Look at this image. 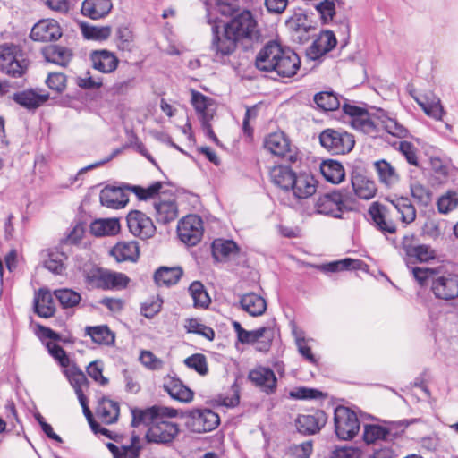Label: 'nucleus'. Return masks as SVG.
I'll return each instance as SVG.
<instances>
[{
  "mask_svg": "<svg viewBox=\"0 0 458 458\" xmlns=\"http://www.w3.org/2000/svg\"><path fill=\"white\" fill-rule=\"evenodd\" d=\"M321 146L333 155H344L354 147L352 134L343 129H326L319 134Z\"/></svg>",
  "mask_w": 458,
  "mask_h": 458,
  "instance_id": "obj_7",
  "label": "nucleus"
},
{
  "mask_svg": "<svg viewBox=\"0 0 458 458\" xmlns=\"http://www.w3.org/2000/svg\"><path fill=\"white\" fill-rule=\"evenodd\" d=\"M82 34L84 38L93 40H105L111 35L112 29L110 26H87L83 25Z\"/></svg>",
  "mask_w": 458,
  "mask_h": 458,
  "instance_id": "obj_59",
  "label": "nucleus"
},
{
  "mask_svg": "<svg viewBox=\"0 0 458 458\" xmlns=\"http://www.w3.org/2000/svg\"><path fill=\"white\" fill-rule=\"evenodd\" d=\"M242 309L252 317L261 316L267 310V302L260 295L250 293L241 297Z\"/></svg>",
  "mask_w": 458,
  "mask_h": 458,
  "instance_id": "obj_33",
  "label": "nucleus"
},
{
  "mask_svg": "<svg viewBox=\"0 0 458 458\" xmlns=\"http://www.w3.org/2000/svg\"><path fill=\"white\" fill-rule=\"evenodd\" d=\"M98 418L105 424H112L118 420L119 405L106 397L98 401L96 410Z\"/></svg>",
  "mask_w": 458,
  "mask_h": 458,
  "instance_id": "obj_34",
  "label": "nucleus"
},
{
  "mask_svg": "<svg viewBox=\"0 0 458 458\" xmlns=\"http://www.w3.org/2000/svg\"><path fill=\"white\" fill-rule=\"evenodd\" d=\"M237 41L233 35L227 34L225 27L221 35L218 33L216 27H213L211 49L215 52V58L218 60L231 55L236 48Z\"/></svg>",
  "mask_w": 458,
  "mask_h": 458,
  "instance_id": "obj_19",
  "label": "nucleus"
},
{
  "mask_svg": "<svg viewBox=\"0 0 458 458\" xmlns=\"http://www.w3.org/2000/svg\"><path fill=\"white\" fill-rule=\"evenodd\" d=\"M163 187V182H156L147 188L137 185H126L128 191L133 192L140 200H147L157 196Z\"/></svg>",
  "mask_w": 458,
  "mask_h": 458,
  "instance_id": "obj_52",
  "label": "nucleus"
},
{
  "mask_svg": "<svg viewBox=\"0 0 458 458\" xmlns=\"http://www.w3.org/2000/svg\"><path fill=\"white\" fill-rule=\"evenodd\" d=\"M154 208L158 223L169 224L178 216V208L174 199L160 200L154 204Z\"/></svg>",
  "mask_w": 458,
  "mask_h": 458,
  "instance_id": "obj_36",
  "label": "nucleus"
},
{
  "mask_svg": "<svg viewBox=\"0 0 458 458\" xmlns=\"http://www.w3.org/2000/svg\"><path fill=\"white\" fill-rule=\"evenodd\" d=\"M458 206V192L448 191L437 200V209L442 214H447Z\"/></svg>",
  "mask_w": 458,
  "mask_h": 458,
  "instance_id": "obj_60",
  "label": "nucleus"
},
{
  "mask_svg": "<svg viewBox=\"0 0 458 458\" xmlns=\"http://www.w3.org/2000/svg\"><path fill=\"white\" fill-rule=\"evenodd\" d=\"M313 451L312 441H305L289 447L288 454L291 458H310Z\"/></svg>",
  "mask_w": 458,
  "mask_h": 458,
  "instance_id": "obj_62",
  "label": "nucleus"
},
{
  "mask_svg": "<svg viewBox=\"0 0 458 458\" xmlns=\"http://www.w3.org/2000/svg\"><path fill=\"white\" fill-rule=\"evenodd\" d=\"M45 58L47 62L65 66L71 59V52L67 48L54 45L49 46L44 51Z\"/></svg>",
  "mask_w": 458,
  "mask_h": 458,
  "instance_id": "obj_45",
  "label": "nucleus"
},
{
  "mask_svg": "<svg viewBox=\"0 0 458 458\" xmlns=\"http://www.w3.org/2000/svg\"><path fill=\"white\" fill-rule=\"evenodd\" d=\"M352 186L355 195L360 199H370L377 192L375 182L359 171L352 174Z\"/></svg>",
  "mask_w": 458,
  "mask_h": 458,
  "instance_id": "obj_27",
  "label": "nucleus"
},
{
  "mask_svg": "<svg viewBox=\"0 0 458 458\" xmlns=\"http://www.w3.org/2000/svg\"><path fill=\"white\" fill-rule=\"evenodd\" d=\"M127 225L130 232L141 239L152 237L156 232V227L152 220L144 213L133 210L127 216Z\"/></svg>",
  "mask_w": 458,
  "mask_h": 458,
  "instance_id": "obj_15",
  "label": "nucleus"
},
{
  "mask_svg": "<svg viewBox=\"0 0 458 458\" xmlns=\"http://www.w3.org/2000/svg\"><path fill=\"white\" fill-rule=\"evenodd\" d=\"M390 431L386 427L380 425H365L363 430V440L366 444L371 445L375 444L377 441L385 440Z\"/></svg>",
  "mask_w": 458,
  "mask_h": 458,
  "instance_id": "obj_49",
  "label": "nucleus"
},
{
  "mask_svg": "<svg viewBox=\"0 0 458 458\" xmlns=\"http://www.w3.org/2000/svg\"><path fill=\"white\" fill-rule=\"evenodd\" d=\"M295 174L289 166L277 165L270 171V178L275 185L284 191H290Z\"/></svg>",
  "mask_w": 458,
  "mask_h": 458,
  "instance_id": "obj_37",
  "label": "nucleus"
},
{
  "mask_svg": "<svg viewBox=\"0 0 458 458\" xmlns=\"http://www.w3.org/2000/svg\"><path fill=\"white\" fill-rule=\"evenodd\" d=\"M225 27L227 29V34L233 35L237 40L249 39L253 41L258 40L260 36L257 21L251 12L248 10L235 15Z\"/></svg>",
  "mask_w": 458,
  "mask_h": 458,
  "instance_id": "obj_8",
  "label": "nucleus"
},
{
  "mask_svg": "<svg viewBox=\"0 0 458 458\" xmlns=\"http://www.w3.org/2000/svg\"><path fill=\"white\" fill-rule=\"evenodd\" d=\"M63 372L74 389L77 397L83 396V389L89 387V380L83 371L72 362L64 369Z\"/></svg>",
  "mask_w": 458,
  "mask_h": 458,
  "instance_id": "obj_32",
  "label": "nucleus"
},
{
  "mask_svg": "<svg viewBox=\"0 0 458 458\" xmlns=\"http://www.w3.org/2000/svg\"><path fill=\"white\" fill-rule=\"evenodd\" d=\"M249 379L267 394L274 393L277 379L274 371L268 368L259 367L249 374Z\"/></svg>",
  "mask_w": 458,
  "mask_h": 458,
  "instance_id": "obj_26",
  "label": "nucleus"
},
{
  "mask_svg": "<svg viewBox=\"0 0 458 458\" xmlns=\"http://www.w3.org/2000/svg\"><path fill=\"white\" fill-rule=\"evenodd\" d=\"M369 213L376 227L384 233H394L396 225L394 219V213L389 204L384 205L378 202L371 204Z\"/></svg>",
  "mask_w": 458,
  "mask_h": 458,
  "instance_id": "obj_14",
  "label": "nucleus"
},
{
  "mask_svg": "<svg viewBox=\"0 0 458 458\" xmlns=\"http://www.w3.org/2000/svg\"><path fill=\"white\" fill-rule=\"evenodd\" d=\"M34 310L42 318H47L54 316L55 307L52 293L46 289H39L34 297Z\"/></svg>",
  "mask_w": 458,
  "mask_h": 458,
  "instance_id": "obj_30",
  "label": "nucleus"
},
{
  "mask_svg": "<svg viewBox=\"0 0 458 458\" xmlns=\"http://www.w3.org/2000/svg\"><path fill=\"white\" fill-rule=\"evenodd\" d=\"M189 293L193 300L194 307L207 308L209 305V295L199 281H194L191 284Z\"/></svg>",
  "mask_w": 458,
  "mask_h": 458,
  "instance_id": "obj_50",
  "label": "nucleus"
},
{
  "mask_svg": "<svg viewBox=\"0 0 458 458\" xmlns=\"http://www.w3.org/2000/svg\"><path fill=\"white\" fill-rule=\"evenodd\" d=\"M411 274L421 286L430 284V290L437 299L454 300L458 297V275L441 273L439 268L412 267Z\"/></svg>",
  "mask_w": 458,
  "mask_h": 458,
  "instance_id": "obj_4",
  "label": "nucleus"
},
{
  "mask_svg": "<svg viewBox=\"0 0 458 458\" xmlns=\"http://www.w3.org/2000/svg\"><path fill=\"white\" fill-rule=\"evenodd\" d=\"M45 346L47 349L48 353L59 363L63 369H65L72 363L66 352L55 342L47 341L45 343Z\"/></svg>",
  "mask_w": 458,
  "mask_h": 458,
  "instance_id": "obj_58",
  "label": "nucleus"
},
{
  "mask_svg": "<svg viewBox=\"0 0 458 458\" xmlns=\"http://www.w3.org/2000/svg\"><path fill=\"white\" fill-rule=\"evenodd\" d=\"M213 256L216 259H224L238 251L237 244L231 240L218 239L212 244Z\"/></svg>",
  "mask_w": 458,
  "mask_h": 458,
  "instance_id": "obj_48",
  "label": "nucleus"
},
{
  "mask_svg": "<svg viewBox=\"0 0 458 458\" xmlns=\"http://www.w3.org/2000/svg\"><path fill=\"white\" fill-rule=\"evenodd\" d=\"M191 103L193 106L200 123H204V121H212L216 113V102L211 98L194 89H191Z\"/></svg>",
  "mask_w": 458,
  "mask_h": 458,
  "instance_id": "obj_16",
  "label": "nucleus"
},
{
  "mask_svg": "<svg viewBox=\"0 0 458 458\" xmlns=\"http://www.w3.org/2000/svg\"><path fill=\"white\" fill-rule=\"evenodd\" d=\"M375 168L379 181L387 187H391L398 182L399 174L396 169L387 161L384 159L377 161L375 163Z\"/></svg>",
  "mask_w": 458,
  "mask_h": 458,
  "instance_id": "obj_42",
  "label": "nucleus"
},
{
  "mask_svg": "<svg viewBox=\"0 0 458 458\" xmlns=\"http://www.w3.org/2000/svg\"><path fill=\"white\" fill-rule=\"evenodd\" d=\"M362 261L360 259L346 258L344 259L319 265L318 266V268L324 273H335L344 270L360 269Z\"/></svg>",
  "mask_w": 458,
  "mask_h": 458,
  "instance_id": "obj_43",
  "label": "nucleus"
},
{
  "mask_svg": "<svg viewBox=\"0 0 458 458\" xmlns=\"http://www.w3.org/2000/svg\"><path fill=\"white\" fill-rule=\"evenodd\" d=\"M62 35L61 29L55 20H41L30 31L34 41L47 42L58 39Z\"/></svg>",
  "mask_w": 458,
  "mask_h": 458,
  "instance_id": "obj_20",
  "label": "nucleus"
},
{
  "mask_svg": "<svg viewBox=\"0 0 458 458\" xmlns=\"http://www.w3.org/2000/svg\"><path fill=\"white\" fill-rule=\"evenodd\" d=\"M92 67L103 73L113 72L118 65L117 56L106 49L92 51L89 55Z\"/></svg>",
  "mask_w": 458,
  "mask_h": 458,
  "instance_id": "obj_25",
  "label": "nucleus"
},
{
  "mask_svg": "<svg viewBox=\"0 0 458 458\" xmlns=\"http://www.w3.org/2000/svg\"><path fill=\"white\" fill-rule=\"evenodd\" d=\"M129 282L130 278L125 274L107 269L104 290H123Z\"/></svg>",
  "mask_w": 458,
  "mask_h": 458,
  "instance_id": "obj_51",
  "label": "nucleus"
},
{
  "mask_svg": "<svg viewBox=\"0 0 458 458\" xmlns=\"http://www.w3.org/2000/svg\"><path fill=\"white\" fill-rule=\"evenodd\" d=\"M183 271L180 267H160L154 274V281L158 286H172L178 283Z\"/></svg>",
  "mask_w": 458,
  "mask_h": 458,
  "instance_id": "obj_35",
  "label": "nucleus"
},
{
  "mask_svg": "<svg viewBox=\"0 0 458 458\" xmlns=\"http://www.w3.org/2000/svg\"><path fill=\"white\" fill-rule=\"evenodd\" d=\"M88 375L101 386H106L108 379L103 376V364L100 360H94L87 367Z\"/></svg>",
  "mask_w": 458,
  "mask_h": 458,
  "instance_id": "obj_64",
  "label": "nucleus"
},
{
  "mask_svg": "<svg viewBox=\"0 0 458 458\" xmlns=\"http://www.w3.org/2000/svg\"><path fill=\"white\" fill-rule=\"evenodd\" d=\"M220 423L219 416L210 409H195L189 412L187 425L196 433L208 432Z\"/></svg>",
  "mask_w": 458,
  "mask_h": 458,
  "instance_id": "obj_13",
  "label": "nucleus"
},
{
  "mask_svg": "<svg viewBox=\"0 0 458 458\" xmlns=\"http://www.w3.org/2000/svg\"><path fill=\"white\" fill-rule=\"evenodd\" d=\"M401 248L404 253L407 267L411 270L413 267L410 266L411 260L426 263L435 259L437 257L436 250L430 245L420 243L414 235L403 236Z\"/></svg>",
  "mask_w": 458,
  "mask_h": 458,
  "instance_id": "obj_10",
  "label": "nucleus"
},
{
  "mask_svg": "<svg viewBox=\"0 0 458 458\" xmlns=\"http://www.w3.org/2000/svg\"><path fill=\"white\" fill-rule=\"evenodd\" d=\"M388 204L394 215L399 214L400 220L406 225L412 223L416 219V208L407 197H400L389 200Z\"/></svg>",
  "mask_w": 458,
  "mask_h": 458,
  "instance_id": "obj_29",
  "label": "nucleus"
},
{
  "mask_svg": "<svg viewBox=\"0 0 458 458\" xmlns=\"http://www.w3.org/2000/svg\"><path fill=\"white\" fill-rule=\"evenodd\" d=\"M163 388L173 399L179 402L189 403L193 399V392L174 376L164 378Z\"/></svg>",
  "mask_w": 458,
  "mask_h": 458,
  "instance_id": "obj_23",
  "label": "nucleus"
},
{
  "mask_svg": "<svg viewBox=\"0 0 458 458\" xmlns=\"http://www.w3.org/2000/svg\"><path fill=\"white\" fill-rule=\"evenodd\" d=\"M416 102L421 106L425 114L436 120H441L444 114V109L438 98H434L431 101L428 99L422 100L415 98Z\"/></svg>",
  "mask_w": 458,
  "mask_h": 458,
  "instance_id": "obj_55",
  "label": "nucleus"
},
{
  "mask_svg": "<svg viewBox=\"0 0 458 458\" xmlns=\"http://www.w3.org/2000/svg\"><path fill=\"white\" fill-rule=\"evenodd\" d=\"M184 363L187 367L196 370L201 376H205L208 371L207 359L205 355L201 353H196L186 358Z\"/></svg>",
  "mask_w": 458,
  "mask_h": 458,
  "instance_id": "obj_61",
  "label": "nucleus"
},
{
  "mask_svg": "<svg viewBox=\"0 0 458 458\" xmlns=\"http://www.w3.org/2000/svg\"><path fill=\"white\" fill-rule=\"evenodd\" d=\"M131 413L132 427H138L140 424L148 427L146 433L148 443L166 445L173 442L179 433L178 425L165 420L177 416V410L174 408L154 405L146 410L134 409Z\"/></svg>",
  "mask_w": 458,
  "mask_h": 458,
  "instance_id": "obj_1",
  "label": "nucleus"
},
{
  "mask_svg": "<svg viewBox=\"0 0 458 458\" xmlns=\"http://www.w3.org/2000/svg\"><path fill=\"white\" fill-rule=\"evenodd\" d=\"M315 8L320 14L324 22L331 21L335 14V4L334 0H323L316 4Z\"/></svg>",
  "mask_w": 458,
  "mask_h": 458,
  "instance_id": "obj_63",
  "label": "nucleus"
},
{
  "mask_svg": "<svg viewBox=\"0 0 458 458\" xmlns=\"http://www.w3.org/2000/svg\"><path fill=\"white\" fill-rule=\"evenodd\" d=\"M318 182L310 174H295L290 188L296 199H303L311 197L317 191Z\"/></svg>",
  "mask_w": 458,
  "mask_h": 458,
  "instance_id": "obj_21",
  "label": "nucleus"
},
{
  "mask_svg": "<svg viewBox=\"0 0 458 458\" xmlns=\"http://www.w3.org/2000/svg\"><path fill=\"white\" fill-rule=\"evenodd\" d=\"M85 330L92 341L98 344L112 345L114 344L115 335L107 326L87 327Z\"/></svg>",
  "mask_w": 458,
  "mask_h": 458,
  "instance_id": "obj_44",
  "label": "nucleus"
},
{
  "mask_svg": "<svg viewBox=\"0 0 458 458\" xmlns=\"http://www.w3.org/2000/svg\"><path fill=\"white\" fill-rule=\"evenodd\" d=\"M28 68V61L21 48L13 44L0 46V70L12 76L21 77Z\"/></svg>",
  "mask_w": 458,
  "mask_h": 458,
  "instance_id": "obj_6",
  "label": "nucleus"
},
{
  "mask_svg": "<svg viewBox=\"0 0 458 458\" xmlns=\"http://www.w3.org/2000/svg\"><path fill=\"white\" fill-rule=\"evenodd\" d=\"M320 171L324 178L332 183L341 182L345 175L342 164L332 159L323 161Z\"/></svg>",
  "mask_w": 458,
  "mask_h": 458,
  "instance_id": "obj_41",
  "label": "nucleus"
},
{
  "mask_svg": "<svg viewBox=\"0 0 458 458\" xmlns=\"http://www.w3.org/2000/svg\"><path fill=\"white\" fill-rule=\"evenodd\" d=\"M107 269L90 265L82 271L85 283L90 288L104 290Z\"/></svg>",
  "mask_w": 458,
  "mask_h": 458,
  "instance_id": "obj_39",
  "label": "nucleus"
},
{
  "mask_svg": "<svg viewBox=\"0 0 458 458\" xmlns=\"http://www.w3.org/2000/svg\"><path fill=\"white\" fill-rule=\"evenodd\" d=\"M264 148L271 155L284 158L294 163L297 160L295 148L291 144L289 138L283 131L268 134L263 142Z\"/></svg>",
  "mask_w": 458,
  "mask_h": 458,
  "instance_id": "obj_11",
  "label": "nucleus"
},
{
  "mask_svg": "<svg viewBox=\"0 0 458 458\" xmlns=\"http://www.w3.org/2000/svg\"><path fill=\"white\" fill-rule=\"evenodd\" d=\"M54 294L64 308H72L78 305L81 299L79 293L67 288L55 290Z\"/></svg>",
  "mask_w": 458,
  "mask_h": 458,
  "instance_id": "obj_57",
  "label": "nucleus"
},
{
  "mask_svg": "<svg viewBox=\"0 0 458 458\" xmlns=\"http://www.w3.org/2000/svg\"><path fill=\"white\" fill-rule=\"evenodd\" d=\"M335 432L341 440H351L360 431V420L354 411L344 406H337L334 412Z\"/></svg>",
  "mask_w": 458,
  "mask_h": 458,
  "instance_id": "obj_9",
  "label": "nucleus"
},
{
  "mask_svg": "<svg viewBox=\"0 0 458 458\" xmlns=\"http://www.w3.org/2000/svg\"><path fill=\"white\" fill-rule=\"evenodd\" d=\"M343 111L349 115V123L355 130L372 137L377 134L380 127L389 134L398 138H404L408 134L407 129L394 118L388 116L383 109H377L371 114L362 107L344 102Z\"/></svg>",
  "mask_w": 458,
  "mask_h": 458,
  "instance_id": "obj_2",
  "label": "nucleus"
},
{
  "mask_svg": "<svg viewBox=\"0 0 458 458\" xmlns=\"http://www.w3.org/2000/svg\"><path fill=\"white\" fill-rule=\"evenodd\" d=\"M67 256L58 249H52L46 251L43 266L50 272L61 275L64 269V260Z\"/></svg>",
  "mask_w": 458,
  "mask_h": 458,
  "instance_id": "obj_38",
  "label": "nucleus"
},
{
  "mask_svg": "<svg viewBox=\"0 0 458 458\" xmlns=\"http://www.w3.org/2000/svg\"><path fill=\"white\" fill-rule=\"evenodd\" d=\"M293 334L295 337V343L300 354L311 364H317L318 360L312 353L310 347L307 344L303 333L298 331L296 327L293 328Z\"/></svg>",
  "mask_w": 458,
  "mask_h": 458,
  "instance_id": "obj_56",
  "label": "nucleus"
},
{
  "mask_svg": "<svg viewBox=\"0 0 458 458\" xmlns=\"http://www.w3.org/2000/svg\"><path fill=\"white\" fill-rule=\"evenodd\" d=\"M13 101L21 106L33 110L41 106L47 99L49 95L43 93L42 90L26 89L13 93L12 96Z\"/></svg>",
  "mask_w": 458,
  "mask_h": 458,
  "instance_id": "obj_24",
  "label": "nucleus"
},
{
  "mask_svg": "<svg viewBox=\"0 0 458 458\" xmlns=\"http://www.w3.org/2000/svg\"><path fill=\"white\" fill-rule=\"evenodd\" d=\"M117 47L121 50L131 51L133 46L134 35L128 25L122 24L116 29Z\"/></svg>",
  "mask_w": 458,
  "mask_h": 458,
  "instance_id": "obj_53",
  "label": "nucleus"
},
{
  "mask_svg": "<svg viewBox=\"0 0 458 458\" xmlns=\"http://www.w3.org/2000/svg\"><path fill=\"white\" fill-rule=\"evenodd\" d=\"M126 185L122 187H105L99 194L101 204L114 209L123 208L129 200L127 194L124 192V190H127Z\"/></svg>",
  "mask_w": 458,
  "mask_h": 458,
  "instance_id": "obj_22",
  "label": "nucleus"
},
{
  "mask_svg": "<svg viewBox=\"0 0 458 458\" xmlns=\"http://www.w3.org/2000/svg\"><path fill=\"white\" fill-rule=\"evenodd\" d=\"M351 198L345 191H334L318 197L315 208L318 213L340 218L351 209Z\"/></svg>",
  "mask_w": 458,
  "mask_h": 458,
  "instance_id": "obj_5",
  "label": "nucleus"
},
{
  "mask_svg": "<svg viewBox=\"0 0 458 458\" xmlns=\"http://www.w3.org/2000/svg\"><path fill=\"white\" fill-rule=\"evenodd\" d=\"M410 191L418 204L427 207L432 200V192L426 186L418 182L410 183Z\"/></svg>",
  "mask_w": 458,
  "mask_h": 458,
  "instance_id": "obj_54",
  "label": "nucleus"
},
{
  "mask_svg": "<svg viewBox=\"0 0 458 458\" xmlns=\"http://www.w3.org/2000/svg\"><path fill=\"white\" fill-rule=\"evenodd\" d=\"M274 332L270 327H262L255 330L242 332L239 335L238 341L242 344H254L259 342L261 338L263 339H273Z\"/></svg>",
  "mask_w": 458,
  "mask_h": 458,
  "instance_id": "obj_47",
  "label": "nucleus"
},
{
  "mask_svg": "<svg viewBox=\"0 0 458 458\" xmlns=\"http://www.w3.org/2000/svg\"><path fill=\"white\" fill-rule=\"evenodd\" d=\"M258 70L275 73L282 78H290L297 73L301 66L299 55L289 48H283L276 41L267 42L255 59Z\"/></svg>",
  "mask_w": 458,
  "mask_h": 458,
  "instance_id": "obj_3",
  "label": "nucleus"
},
{
  "mask_svg": "<svg viewBox=\"0 0 458 458\" xmlns=\"http://www.w3.org/2000/svg\"><path fill=\"white\" fill-rule=\"evenodd\" d=\"M120 231L117 218L98 219L90 225V232L95 236L114 235Z\"/></svg>",
  "mask_w": 458,
  "mask_h": 458,
  "instance_id": "obj_40",
  "label": "nucleus"
},
{
  "mask_svg": "<svg viewBox=\"0 0 458 458\" xmlns=\"http://www.w3.org/2000/svg\"><path fill=\"white\" fill-rule=\"evenodd\" d=\"M341 98L333 91H322L314 96L317 106L324 111H334L339 108Z\"/></svg>",
  "mask_w": 458,
  "mask_h": 458,
  "instance_id": "obj_46",
  "label": "nucleus"
},
{
  "mask_svg": "<svg viewBox=\"0 0 458 458\" xmlns=\"http://www.w3.org/2000/svg\"><path fill=\"white\" fill-rule=\"evenodd\" d=\"M110 254L118 262H136L140 257V247L136 241L117 242Z\"/></svg>",
  "mask_w": 458,
  "mask_h": 458,
  "instance_id": "obj_28",
  "label": "nucleus"
},
{
  "mask_svg": "<svg viewBox=\"0 0 458 458\" xmlns=\"http://www.w3.org/2000/svg\"><path fill=\"white\" fill-rule=\"evenodd\" d=\"M111 0H84L81 13L93 20L106 16L112 10Z\"/></svg>",
  "mask_w": 458,
  "mask_h": 458,
  "instance_id": "obj_31",
  "label": "nucleus"
},
{
  "mask_svg": "<svg viewBox=\"0 0 458 458\" xmlns=\"http://www.w3.org/2000/svg\"><path fill=\"white\" fill-rule=\"evenodd\" d=\"M336 43L335 36L332 31H323L307 48L306 55L311 60H318L335 48Z\"/></svg>",
  "mask_w": 458,
  "mask_h": 458,
  "instance_id": "obj_18",
  "label": "nucleus"
},
{
  "mask_svg": "<svg viewBox=\"0 0 458 458\" xmlns=\"http://www.w3.org/2000/svg\"><path fill=\"white\" fill-rule=\"evenodd\" d=\"M203 231V221L197 215L186 216L177 225L180 240L189 246H194L201 240Z\"/></svg>",
  "mask_w": 458,
  "mask_h": 458,
  "instance_id": "obj_12",
  "label": "nucleus"
},
{
  "mask_svg": "<svg viewBox=\"0 0 458 458\" xmlns=\"http://www.w3.org/2000/svg\"><path fill=\"white\" fill-rule=\"evenodd\" d=\"M327 415L323 411H316L313 414H301L296 420V427L303 435H314L326 425Z\"/></svg>",
  "mask_w": 458,
  "mask_h": 458,
  "instance_id": "obj_17",
  "label": "nucleus"
}]
</instances>
